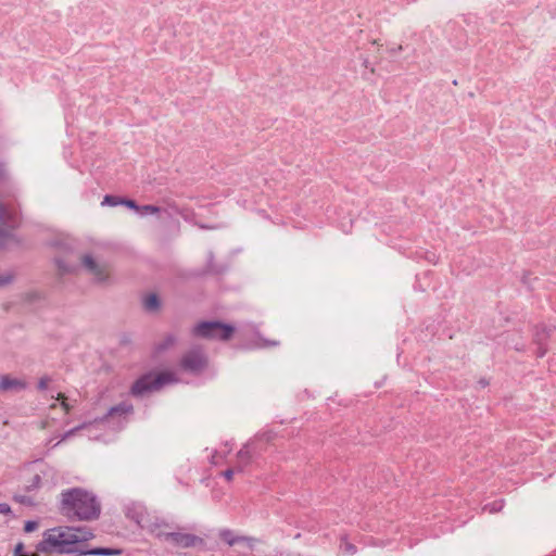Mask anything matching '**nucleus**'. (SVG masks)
Here are the masks:
<instances>
[{"label": "nucleus", "instance_id": "obj_1", "mask_svg": "<svg viewBox=\"0 0 556 556\" xmlns=\"http://www.w3.org/2000/svg\"><path fill=\"white\" fill-rule=\"evenodd\" d=\"M42 536L36 546L38 552L84 555L85 549L80 544L93 539L94 535L87 527H55L46 530Z\"/></svg>", "mask_w": 556, "mask_h": 556}, {"label": "nucleus", "instance_id": "obj_2", "mask_svg": "<svg viewBox=\"0 0 556 556\" xmlns=\"http://www.w3.org/2000/svg\"><path fill=\"white\" fill-rule=\"evenodd\" d=\"M60 510L68 518L89 521L100 516L101 504L92 492L83 488H72L61 492Z\"/></svg>", "mask_w": 556, "mask_h": 556}, {"label": "nucleus", "instance_id": "obj_3", "mask_svg": "<svg viewBox=\"0 0 556 556\" xmlns=\"http://www.w3.org/2000/svg\"><path fill=\"white\" fill-rule=\"evenodd\" d=\"M175 374L163 371L160 374L148 372L140 376L131 386L129 393L135 397H143L155 391H160L167 384L176 383Z\"/></svg>", "mask_w": 556, "mask_h": 556}, {"label": "nucleus", "instance_id": "obj_4", "mask_svg": "<svg viewBox=\"0 0 556 556\" xmlns=\"http://www.w3.org/2000/svg\"><path fill=\"white\" fill-rule=\"evenodd\" d=\"M59 476L56 470L45 463H35L33 466V476L28 479L26 490L28 492L39 489L50 490L56 485Z\"/></svg>", "mask_w": 556, "mask_h": 556}, {"label": "nucleus", "instance_id": "obj_5", "mask_svg": "<svg viewBox=\"0 0 556 556\" xmlns=\"http://www.w3.org/2000/svg\"><path fill=\"white\" fill-rule=\"evenodd\" d=\"M235 332V327L218 320L201 321L193 327L192 333L195 337L211 340H229Z\"/></svg>", "mask_w": 556, "mask_h": 556}, {"label": "nucleus", "instance_id": "obj_6", "mask_svg": "<svg viewBox=\"0 0 556 556\" xmlns=\"http://www.w3.org/2000/svg\"><path fill=\"white\" fill-rule=\"evenodd\" d=\"M266 448L263 438H255L247 442L236 454L235 464L237 472H241L254 459L260 457Z\"/></svg>", "mask_w": 556, "mask_h": 556}, {"label": "nucleus", "instance_id": "obj_7", "mask_svg": "<svg viewBox=\"0 0 556 556\" xmlns=\"http://www.w3.org/2000/svg\"><path fill=\"white\" fill-rule=\"evenodd\" d=\"M207 365V358L200 349L188 351L180 359V367L191 374H200Z\"/></svg>", "mask_w": 556, "mask_h": 556}, {"label": "nucleus", "instance_id": "obj_8", "mask_svg": "<svg viewBox=\"0 0 556 556\" xmlns=\"http://www.w3.org/2000/svg\"><path fill=\"white\" fill-rule=\"evenodd\" d=\"M84 268L93 276L98 283H105L109 281V274L105 266L100 265L90 254H85L81 257Z\"/></svg>", "mask_w": 556, "mask_h": 556}, {"label": "nucleus", "instance_id": "obj_9", "mask_svg": "<svg viewBox=\"0 0 556 556\" xmlns=\"http://www.w3.org/2000/svg\"><path fill=\"white\" fill-rule=\"evenodd\" d=\"M555 331V327L540 325L536 326L534 331V343L538 346L536 356L543 357L547 352V341L551 338L552 333Z\"/></svg>", "mask_w": 556, "mask_h": 556}, {"label": "nucleus", "instance_id": "obj_10", "mask_svg": "<svg viewBox=\"0 0 556 556\" xmlns=\"http://www.w3.org/2000/svg\"><path fill=\"white\" fill-rule=\"evenodd\" d=\"M163 536L164 540L170 543L172 545L184 548L193 546L197 541V536L180 532H168L165 533Z\"/></svg>", "mask_w": 556, "mask_h": 556}, {"label": "nucleus", "instance_id": "obj_11", "mask_svg": "<svg viewBox=\"0 0 556 556\" xmlns=\"http://www.w3.org/2000/svg\"><path fill=\"white\" fill-rule=\"evenodd\" d=\"M26 381L17 378H12L10 375H2L0 377V391L1 392H21L26 390Z\"/></svg>", "mask_w": 556, "mask_h": 556}, {"label": "nucleus", "instance_id": "obj_12", "mask_svg": "<svg viewBox=\"0 0 556 556\" xmlns=\"http://www.w3.org/2000/svg\"><path fill=\"white\" fill-rule=\"evenodd\" d=\"M219 536L224 540L228 545L232 546L237 543L245 542L248 547L253 548L257 543V540L249 536H238L231 530L224 529L219 532Z\"/></svg>", "mask_w": 556, "mask_h": 556}, {"label": "nucleus", "instance_id": "obj_13", "mask_svg": "<svg viewBox=\"0 0 556 556\" xmlns=\"http://www.w3.org/2000/svg\"><path fill=\"white\" fill-rule=\"evenodd\" d=\"M134 413V405L129 400H124L116 405L111 406L104 417H115L116 415H131Z\"/></svg>", "mask_w": 556, "mask_h": 556}, {"label": "nucleus", "instance_id": "obj_14", "mask_svg": "<svg viewBox=\"0 0 556 556\" xmlns=\"http://www.w3.org/2000/svg\"><path fill=\"white\" fill-rule=\"evenodd\" d=\"M232 450V443L229 441H226L223 443L211 456V463L213 465H220L223 462H226L228 464H232L230 460H227L228 454Z\"/></svg>", "mask_w": 556, "mask_h": 556}, {"label": "nucleus", "instance_id": "obj_15", "mask_svg": "<svg viewBox=\"0 0 556 556\" xmlns=\"http://www.w3.org/2000/svg\"><path fill=\"white\" fill-rule=\"evenodd\" d=\"M0 222L7 227L14 229L20 225L18 213L8 210L0 203Z\"/></svg>", "mask_w": 556, "mask_h": 556}, {"label": "nucleus", "instance_id": "obj_16", "mask_svg": "<svg viewBox=\"0 0 556 556\" xmlns=\"http://www.w3.org/2000/svg\"><path fill=\"white\" fill-rule=\"evenodd\" d=\"M143 306L148 312H156L161 307V301L155 293H151L144 298Z\"/></svg>", "mask_w": 556, "mask_h": 556}, {"label": "nucleus", "instance_id": "obj_17", "mask_svg": "<svg viewBox=\"0 0 556 556\" xmlns=\"http://www.w3.org/2000/svg\"><path fill=\"white\" fill-rule=\"evenodd\" d=\"M121 553H122L121 549L97 547V548H92V549H85L84 555L112 556V555H119Z\"/></svg>", "mask_w": 556, "mask_h": 556}, {"label": "nucleus", "instance_id": "obj_18", "mask_svg": "<svg viewBox=\"0 0 556 556\" xmlns=\"http://www.w3.org/2000/svg\"><path fill=\"white\" fill-rule=\"evenodd\" d=\"M108 420H109V419H103V418H100V419H93V420H92V421H90L88 425H84V426H81V427H75V428L71 429L70 431H67V432L63 435L62 440H64V439L68 438L70 435H72V433H73L74 431H77V430H80V429H85V428H96V429H98V428H101L102 426H104V424H105Z\"/></svg>", "mask_w": 556, "mask_h": 556}, {"label": "nucleus", "instance_id": "obj_19", "mask_svg": "<svg viewBox=\"0 0 556 556\" xmlns=\"http://www.w3.org/2000/svg\"><path fill=\"white\" fill-rule=\"evenodd\" d=\"M54 263L62 275L72 274L76 270L75 264H70L65 262L63 258L55 257Z\"/></svg>", "mask_w": 556, "mask_h": 556}, {"label": "nucleus", "instance_id": "obj_20", "mask_svg": "<svg viewBox=\"0 0 556 556\" xmlns=\"http://www.w3.org/2000/svg\"><path fill=\"white\" fill-rule=\"evenodd\" d=\"M176 342V337L174 334H167L163 341H161L157 345H156V351L157 352H164L166 351L167 349H169L170 346H173Z\"/></svg>", "mask_w": 556, "mask_h": 556}, {"label": "nucleus", "instance_id": "obj_21", "mask_svg": "<svg viewBox=\"0 0 556 556\" xmlns=\"http://www.w3.org/2000/svg\"><path fill=\"white\" fill-rule=\"evenodd\" d=\"M161 211V208L156 205H152V204H147V205H139V210L137 211V213L140 215V216H146V215H150V214H156Z\"/></svg>", "mask_w": 556, "mask_h": 556}, {"label": "nucleus", "instance_id": "obj_22", "mask_svg": "<svg viewBox=\"0 0 556 556\" xmlns=\"http://www.w3.org/2000/svg\"><path fill=\"white\" fill-rule=\"evenodd\" d=\"M122 199L123 198L108 194V195L104 197V199H103L101 204L102 205H109V206H117V205L122 204Z\"/></svg>", "mask_w": 556, "mask_h": 556}, {"label": "nucleus", "instance_id": "obj_23", "mask_svg": "<svg viewBox=\"0 0 556 556\" xmlns=\"http://www.w3.org/2000/svg\"><path fill=\"white\" fill-rule=\"evenodd\" d=\"M55 401H61L60 405L62 406L65 414H68L73 407V404L68 402V399L64 396L62 393H58V397Z\"/></svg>", "mask_w": 556, "mask_h": 556}, {"label": "nucleus", "instance_id": "obj_24", "mask_svg": "<svg viewBox=\"0 0 556 556\" xmlns=\"http://www.w3.org/2000/svg\"><path fill=\"white\" fill-rule=\"evenodd\" d=\"M51 380L52 379L49 376H42L37 383V389L39 391H46Z\"/></svg>", "mask_w": 556, "mask_h": 556}, {"label": "nucleus", "instance_id": "obj_25", "mask_svg": "<svg viewBox=\"0 0 556 556\" xmlns=\"http://www.w3.org/2000/svg\"><path fill=\"white\" fill-rule=\"evenodd\" d=\"M14 277L11 273H5L0 275V288L10 285L13 281Z\"/></svg>", "mask_w": 556, "mask_h": 556}, {"label": "nucleus", "instance_id": "obj_26", "mask_svg": "<svg viewBox=\"0 0 556 556\" xmlns=\"http://www.w3.org/2000/svg\"><path fill=\"white\" fill-rule=\"evenodd\" d=\"M24 544L22 542L17 543L14 548V556H38V554L34 553L31 555H26L23 553Z\"/></svg>", "mask_w": 556, "mask_h": 556}, {"label": "nucleus", "instance_id": "obj_27", "mask_svg": "<svg viewBox=\"0 0 556 556\" xmlns=\"http://www.w3.org/2000/svg\"><path fill=\"white\" fill-rule=\"evenodd\" d=\"M121 205H125L128 208L135 210L136 212L139 210V205L134 200L129 199H122Z\"/></svg>", "mask_w": 556, "mask_h": 556}, {"label": "nucleus", "instance_id": "obj_28", "mask_svg": "<svg viewBox=\"0 0 556 556\" xmlns=\"http://www.w3.org/2000/svg\"><path fill=\"white\" fill-rule=\"evenodd\" d=\"M38 528V522L28 520L24 525V531L25 532H33Z\"/></svg>", "mask_w": 556, "mask_h": 556}, {"label": "nucleus", "instance_id": "obj_29", "mask_svg": "<svg viewBox=\"0 0 556 556\" xmlns=\"http://www.w3.org/2000/svg\"><path fill=\"white\" fill-rule=\"evenodd\" d=\"M237 471L236 469V464L233 463V467L232 468H228L227 470H225L223 472V476L225 477L226 480L230 481L233 477V473Z\"/></svg>", "mask_w": 556, "mask_h": 556}, {"label": "nucleus", "instance_id": "obj_30", "mask_svg": "<svg viewBox=\"0 0 556 556\" xmlns=\"http://www.w3.org/2000/svg\"><path fill=\"white\" fill-rule=\"evenodd\" d=\"M12 510H11V507L9 504L7 503H0V514L2 515H9L11 514Z\"/></svg>", "mask_w": 556, "mask_h": 556}, {"label": "nucleus", "instance_id": "obj_31", "mask_svg": "<svg viewBox=\"0 0 556 556\" xmlns=\"http://www.w3.org/2000/svg\"><path fill=\"white\" fill-rule=\"evenodd\" d=\"M262 343L258 344L260 348H267V346H276L278 345V342L277 341H268V340H263L262 339Z\"/></svg>", "mask_w": 556, "mask_h": 556}, {"label": "nucleus", "instance_id": "obj_32", "mask_svg": "<svg viewBox=\"0 0 556 556\" xmlns=\"http://www.w3.org/2000/svg\"><path fill=\"white\" fill-rule=\"evenodd\" d=\"M343 548L346 553H350V554H354L356 552V548L354 545H352L351 543L349 542H345L344 545H343Z\"/></svg>", "mask_w": 556, "mask_h": 556}, {"label": "nucleus", "instance_id": "obj_33", "mask_svg": "<svg viewBox=\"0 0 556 556\" xmlns=\"http://www.w3.org/2000/svg\"><path fill=\"white\" fill-rule=\"evenodd\" d=\"M4 176H5L4 165L2 163H0V181L4 178Z\"/></svg>", "mask_w": 556, "mask_h": 556}, {"label": "nucleus", "instance_id": "obj_34", "mask_svg": "<svg viewBox=\"0 0 556 556\" xmlns=\"http://www.w3.org/2000/svg\"><path fill=\"white\" fill-rule=\"evenodd\" d=\"M478 383H479V386H480L481 388H485L486 386H489V381H488L486 379H484V378H483V379H480V380L478 381Z\"/></svg>", "mask_w": 556, "mask_h": 556}]
</instances>
